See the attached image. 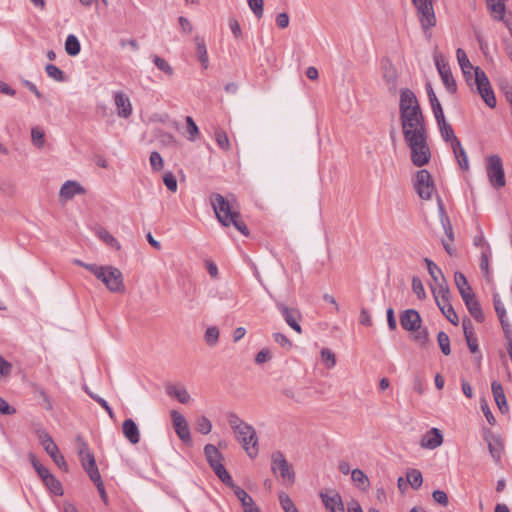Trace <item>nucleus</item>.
<instances>
[{
	"label": "nucleus",
	"instance_id": "nucleus-1",
	"mask_svg": "<svg viewBox=\"0 0 512 512\" xmlns=\"http://www.w3.org/2000/svg\"><path fill=\"white\" fill-rule=\"evenodd\" d=\"M399 113L403 137L427 132L418 99L409 88H402L400 90Z\"/></svg>",
	"mask_w": 512,
	"mask_h": 512
},
{
	"label": "nucleus",
	"instance_id": "nucleus-2",
	"mask_svg": "<svg viewBox=\"0 0 512 512\" xmlns=\"http://www.w3.org/2000/svg\"><path fill=\"white\" fill-rule=\"evenodd\" d=\"M456 57L462 73H467V70H474V84L477 92L487 106L494 108L496 98L486 73L480 67L471 64L463 49L458 48L456 50Z\"/></svg>",
	"mask_w": 512,
	"mask_h": 512
},
{
	"label": "nucleus",
	"instance_id": "nucleus-3",
	"mask_svg": "<svg viewBox=\"0 0 512 512\" xmlns=\"http://www.w3.org/2000/svg\"><path fill=\"white\" fill-rule=\"evenodd\" d=\"M228 423L246 454L251 459L256 458L259 453V445L255 428L244 422L235 413L228 415Z\"/></svg>",
	"mask_w": 512,
	"mask_h": 512
},
{
	"label": "nucleus",
	"instance_id": "nucleus-4",
	"mask_svg": "<svg viewBox=\"0 0 512 512\" xmlns=\"http://www.w3.org/2000/svg\"><path fill=\"white\" fill-rule=\"evenodd\" d=\"M92 274L100 280L111 293H124L125 284L121 270L112 265L99 266Z\"/></svg>",
	"mask_w": 512,
	"mask_h": 512
},
{
	"label": "nucleus",
	"instance_id": "nucleus-5",
	"mask_svg": "<svg viewBox=\"0 0 512 512\" xmlns=\"http://www.w3.org/2000/svg\"><path fill=\"white\" fill-rule=\"evenodd\" d=\"M404 140L410 148L413 165L422 167L430 161L431 151L427 142V132L404 137Z\"/></svg>",
	"mask_w": 512,
	"mask_h": 512
},
{
	"label": "nucleus",
	"instance_id": "nucleus-6",
	"mask_svg": "<svg viewBox=\"0 0 512 512\" xmlns=\"http://www.w3.org/2000/svg\"><path fill=\"white\" fill-rule=\"evenodd\" d=\"M210 202L217 220L224 226H230L231 218L234 217V214H238L239 212L234 210L228 200H226L221 194H212Z\"/></svg>",
	"mask_w": 512,
	"mask_h": 512
},
{
	"label": "nucleus",
	"instance_id": "nucleus-7",
	"mask_svg": "<svg viewBox=\"0 0 512 512\" xmlns=\"http://www.w3.org/2000/svg\"><path fill=\"white\" fill-rule=\"evenodd\" d=\"M486 173L492 187L500 189L505 186V172L500 156L491 155L486 159Z\"/></svg>",
	"mask_w": 512,
	"mask_h": 512
},
{
	"label": "nucleus",
	"instance_id": "nucleus-8",
	"mask_svg": "<svg viewBox=\"0 0 512 512\" xmlns=\"http://www.w3.org/2000/svg\"><path fill=\"white\" fill-rule=\"evenodd\" d=\"M38 439L43 446L44 450L47 454L53 459L55 464L61 468L63 471H68V465L63 457L60 454L57 445L54 443L51 436L45 430L37 431Z\"/></svg>",
	"mask_w": 512,
	"mask_h": 512
},
{
	"label": "nucleus",
	"instance_id": "nucleus-9",
	"mask_svg": "<svg viewBox=\"0 0 512 512\" xmlns=\"http://www.w3.org/2000/svg\"><path fill=\"white\" fill-rule=\"evenodd\" d=\"M271 470L274 474L279 472L281 478L287 481L289 484H294L295 473L291 465L280 451H276L271 455Z\"/></svg>",
	"mask_w": 512,
	"mask_h": 512
},
{
	"label": "nucleus",
	"instance_id": "nucleus-10",
	"mask_svg": "<svg viewBox=\"0 0 512 512\" xmlns=\"http://www.w3.org/2000/svg\"><path fill=\"white\" fill-rule=\"evenodd\" d=\"M415 189L418 196L423 200H430L435 191V186L430 173L425 170H419L416 173Z\"/></svg>",
	"mask_w": 512,
	"mask_h": 512
},
{
	"label": "nucleus",
	"instance_id": "nucleus-11",
	"mask_svg": "<svg viewBox=\"0 0 512 512\" xmlns=\"http://www.w3.org/2000/svg\"><path fill=\"white\" fill-rule=\"evenodd\" d=\"M413 3L417 8L422 27L424 29H428L429 27L434 26L435 15L432 0H413Z\"/></svg>",
	"mask_w": 512,
	"mask_h": 512
},
{
	"label": "nucleus",
	"instance_id": "nucleus-12",
	"mask_svg": "<svg viewBox=\"0 0 512 512\" xmlns=\"http://www.w3.org/2000/svg\"><path fill=\"white\" fill-rule=\"evenodd\" d=\"M435 65L447 91L451 94L455 93L457 90V84L452 75L449 64L441 56H435Z\"/></svg>",
	"mask_w": 512,
	"mask_h": 512
},
{
	"label": "nucleus",
	"instance_id": "nucleus-13",
	"mask_svg": "<svg viewBox=\"0 0 512 512\" xmlns=\"http://www.w3.org/2000/svg\"><path fill=\"white\" fill-rule=\"evenodd\" d=\"M280 313L282 314L285 322L298 334L302 333V328L299 324L302 316L298 309L290 308L283 303L277 305Z\"/></svg>",
	"mask_w": 512,
	"mask_h": 512
},
{
	"label": "nucleus",
	"instance_id": "nucleus-14",
	"mask_svg": "<svg viewBox=\"0 0 512 512\" xmlns=\"http://www.w3.org/2000/svg\"><path fill=\"white\" fill-rule=\"evenodd\" d=\"M443 443V435L438 428H431L420 440V446L424 449L434 450Z\"/></svg>",
	"mask_w": 512,
	"mask_h": 512
},
{
	"label": "nucleus",
	"instance_id": "nucleus-15",
	"mask_svg": "<svg viewBox=\"0 0 512 512\" xmlns=\"http://www.w3.org/2000/svg\"><path fill=\"white\" fill-rule=\"evenodd\" d=\"M173 424L178 437L183 442H191V435L186 419L176 410L171 412Z\"/></svg>",
	"mask_w": 512,
	"mask_h": 512
},
{
	"label": "nucleus",
	"instance_id": "nucleus-16",
	"mask_svg": "<svg viewBox=\"0 0 512 512\" xmlns=\"http://www.w3.org/2000/svg\"><path fill=\"white\" fill-rule=\"evenodd\" d=\"M321 500L329 512H345L344 504L340 495L332 491L331 493H320Z\"/></svg>",
	"mask_w": 512,
	"mask_h": 512
},
{
	"label": "nucleus",
	"instance_id": "nucleus-17",
	"mask_svg": "<svg viewBox=\"0 0 512 512\" xmlns=\"http://www.w3.org/2000/svg\"><path fill=\"white\" fill-rule=\"evenodd\" d=\"M114 102L117 109V115L121 118H128L132 114V105L129 97L122 91L114 93Z\"/></svg>",
	"mask_w": 512,
	"mask_h": 512
},
{
	"label": "nucleus",
	"instance_id": "nucleus-18",
	"mask_svg": "<svg viewBox=\"0 0 512 512\" xmlns=\"http://www.w3.org/2000/svg\"><path fill=\"white\" fill-rule=\"evenodd\" d=\"M401 326L407 331H416L421 327V317L414 309L406 310L400 317Z\"/></svg>",
	"mask_w": 512,
	"mask_h": 512
},
{
	"label": "nucleus",
	"instance_id": "nucleus-19",
	"mask_svg": "<svg viewBox=\"0 0 512 512\" xmlns=\"http://www.w3.org/2000/svg\"><path fill=\"white\" fill-rule=\"evenodd\" d=\"M85 189L76 181L68 180L64 182L59 191V197L62 201L71 200L75 195L84 194Z\"/></svg>",
	"mask_w": 512,
	"mask_h": 512
},
{
	"label": "nucleus",
	"instance_id": "nucleus-20",
	"mask_svg": "<svg viewBox=\"0 0 512 512\" xmlns=\"http://www.w3.org/2000/svg\"><path fill=\"white\" fill-rule=\"evenodd\" d=\"M488 445L489 453L496 463L501 461L504 445L499 436L489 434L485 436Z\"/></svg>",
	"mask_w": 512,
	"mask_h": 512
},
{
	"label": "nucleus",
	"instance_id": "nucleus-21",
	"mask_svg": "<svg viewBox=\"0 0 512 512\" xmlns=\"http://www.w3.org/2000/svg\"><path fill=\"white\" fill-rule=\"evenodd\" d=\"M231 488L233 489L238 500L241 502L244 512H261L260 509L256 506L254 500L244 489L237 485H234V487Z\"/></svg>",
	"mask_w": 512,
	"mask_h": 512
},
{
	"label": "nucleus",
	"instance_id": "nucleus-22",
	"mask_svg": "<svg viewBox=\"0 0 512 512\" xmlns=\"http://www.w3.org/2000/svg\"><path fill=\"white\" fill-rule=\"evenodd\" d=\"M122 433L131 444L135 445L139 443L140 432L136 423L132 419L124 420L122 424Z\"/></svg>",
	"mask_w": 512,
	"mask_h": 512
},
{
	"label": "nucleus",
	"instance_id": "nucleus-23",
	"mask_svg": "<svg viewBox=\"0 0 512 512\" xmlns=\"http://www.w3.org/2000/svg\"><path fill=\"white\" fill-rule=\"evenodd\" d=\"M462 328L470 352L476 353L478 351V343L472 322L469 319H464L462 321Z\"/></svg>",
	"mask_w": 512,
	"mask_h": 512
},
{
	"label": "nucleus",
	"instance_id": "nucleus-24",
	"mask_svg": "<svg viewBox=\"0 0 512 512\" xmlns=\"http://www.w3.org/2000/svg\"><path fill=\"white\" fill-rule=\"evenodd\" d=\"M507 0H486L487 7L493 19L504 21L505 18V2Z\"/></svg>",
	"mask_w": 512,
	"mask_h": 512
},
{
	"label": "nucleus",
	"instance_id": "nucleus-25",
	"mask_svg": "<svg viewBox=\"0 0 512 512\" xmlns=\"http://www.w3.org/2000/svg\"><path fill=\"white\" fill-rule=\"evenodd\" d=\"M491 388H492V392H493V396H494L495 402H496L499 410L502 413L508 411V405H507V401H506V396L504 394V390H503V387H502L501 383H499L497 381H493L492 385H491Z\"/></svg>",
	"mask_w": 512,
	"mask_h": 512
},
{
	"label": "nucleus",
	"instance_id": "nucleus-26",
	"mask_svg": "<svg viewBox=\"0 0 512 512\" xmlns=\"http://www.w3.org/2000/svg\"><path fill=\"white\" fill-rule=\"evenodd\" d=\"M204 454L210 467L222 464L224 457L222 453L212 444H207L204 447Z\"/></svg>",
	"mask_w": 512,
	"mask_h": 512
},
{
	"label": "nucleus",
	"instance_id": "nucleus-27",
	"mask_svg": "<svg viewBox=\"0 0 512 512\" xmlns=\"http://www.w3.org/2000/svg\"><path fill=\"white\" fill-rule=\"evenodd\" d=\"M493 305H494L496 314L500 320L502 328L504 329V331H508L510 324L507 320L506 309H505L498 294H494V296H493Z\"/></svg>",
	"mask_w": 512,
	"mask_h": 512
},
{
	"label": "nucleus",
	"instance_id": "nucleus-28",
	"mask_svg": "<svg viewBox=\"0 0 512 512\" xmlns=\"http://www.w3.org/2000/svg\"><path fill=\"white\" fill-rule=\"evenodd\" d=\"M452 147L453 153L458 161L459 166L467 171L469 169L468 156L465 149L463 148L459 139H455V144Z\"/></svg>",
	"mask_w": 512,
	"mask_h": 512
},
{
	"label": "nucleus",
	"instance_id": "nucleus-29",
	"mask_svg": "<svg viewBox=\"0 0 512 512\" xmlns=\"http://www.w3.org/2000/svg\"><path fill=\"white\" fill-rule=\"evenodd\" d=\"M438 207H439V215H440V221L443 226V229L445 231V234L450 242L454 241V232L451 225V222L449 220V217L447 216L442 201L438 200Z\"/></svg>",
	"mask_w": 512,
	"mask_h": 512
},
{
	"label": "nucleus",
	"instance_id": "nucleus-30",
	"mask_svg": "<svg viewBox=\"0 0 512 512\" xmlns=\"http://www.w3.org/2000/svg\"><path fill=\"white\" fill-rule=\"evenodd\" d=\"M438 207H439V215H440V221L443 226V229L445 231V234L450 242L454 241V232L451 225V222L449 220V217L447 216L442 201L438 200Z\"/></svg>",
	"mask_w": 512,
	"mask_h": 512
},
{
	"label": "nucleus",
	"instance_id": "nucleus-31",
	"mask_svg": "<svg viewBox=\"0 0 512 512\" xmlns=\"http://www.w3.org/2000/svg\"><path fill=\"white\" fill-rule=\"evenodd\" d=\"M351 478L355 485L363 491H367L370 487V481L367 475L361 469L351 471Z\"/></svg>",
	"mask_w": 512,
	"mask_h": 512
},
{
	"label": "nucleus",
	"instance_id": "nucleus-32",
	"mask_svg": "<svg viewBox=\"0 0 512 512\" xmlns=\"http://www.w3.org/2000/svg\"><path fill=\"white\" fill-rule=\"evenodd\" d=\"M438 127L441 133L442 138L446 142H450L451 146L455 144V139H458L453 131L451 125L445 120L438 123Z\"/></svg>",
	"mask_w": 512,
	"mask_h": 512
},
{
	"label": "nucleus",
	"instance_id": "nucleus-33",
	"mask_svg": "<svg viewBox=\"0 0 512 512\" xmlns=\"http://www.w3.org/2000/svg\"><path fill=\"white\" fill-rule=\"evenodd\" d=\"M465 305H466L469 313L471 314V316L476 321L482 322L484 320V314H483L482 308H481L480 303L477 300V298H474L471 301H467L465 303Z\"/></svg>",
	"mask_w": 512,
	"mask_h": 512
},
{
	"label": "nucleus",
	"instance_id": "nucleus-34",
	"mask_svg": "<svg viewBox=\"0 0 512 512\" xmlns=\"http://www.w3.org/2000/svg\"><path fill=\"white\" fill-rule=\"evenodd\" d=\"M195 42H196V49H197L199 61L201 62L203 68L206 69L208 67V53H207L205 41L203 38L196 36Z\"/></svg>",
	"mask_w": 512,
	"mask_h": 512
},
{
	"label": "nucleus",
	"instance_id": "nucleus-35",
	"mask_svg": "<svg viewBox=\"0 0 512 512\" xmlns=\"http://www.w3.org/2000/svg\"><path fill=\"white\" fill-rule=\"evenodd\" d=\"M406 478H407V482L415 490L419 489L423 483L422 473L418 469L408 470L406 472Z\"/></svg>",
	"mask_w": 512,
	"mask_h": 512
},
{
	"label": "nucleus",
	"instance_id": "nucleus-36",
	"mask_svg": "<svg viewBox=\"0 0 512 512\" xmlns=\"http://www.w3.org/2000/svg\"><path fill=\"white\" fill-rule=\"evenodd\" d=\"M81 50V45L79 40L75 35H68L65 41V51L70 56H76L79 54Z\"/></svg>",
	"mask_w": 512,
	"mask_h": 512
},
{
	"label": "nucleus",
	"instance_id": "nucleus-37",
	"mask_svg": "<svg viewBox=\"0 0 512 512\" xmlns=\"http://www.w3.org/2000/svg\"><path fill=\"white\" fill-rule=\"evenodd\" d=\"M215 474L218 476V478L227 486L234 487L235 483L233 482V479L229 472L226 470L224 464H219L214 467H211Z\"/></svg>",
	"mask_w": 512,
	"mask_h": 512
},
{
	"label": "nucleus",
	"instance_id": "nucleus-38",
	"mask_svg": "<svg viewBox=\"0 0 512 512\" xmlns=\"http://www.w3.org/2000/svg\"><path fill=\"white\" fill-rule=\"evenodd\" d=\"M424 261L427 265L428 272H429L431 278L433 279V281L435 283L443 282L445 277H444L442 270L432 260L425 258Z\"/></svg>",
	"mask_w": 512,
	"mask_h": 512
},
{
	"label": "nucleus",
	"instance_id": "nucleus-39",
	"mask_svg": "<svg viewBox=\"0 0 512 512\" xmlns=\"http://www.w3.org/2000/svg\"><path fill=\"white\" fill-rule=\"evenodd\" d=\"M43 483L47 487V489L54 495H57V496L63 495L64 491H63L62 484L60 483V481L58 479H56V477L53 474L50 477H48V479L45 480Z\"/></svg>",
	"mask_w": 512,
	"mask_h": 512
},
{
	"label": "nucleus",
	"instance_id": "nucleus-40",
	"mask_svg": "<svg viewBox=\"0 0 512 512\" xmlns=\"http://www.w3.org/2000/svg\"><path fill=\"white\" fill-rule=\"evenodd\" d=\"M97 235L98 237L103 241L105 242L108 246L116 249V250H120L121 248V245L120 243L118 242V240L112 235L110 234L107 230L101 228L98 230L97 232Z\"/></svg>",
	"mask_w": 512,
	"mask_h": 512
},
{
	"label": "nucleus",
	"instance_id": "nucleus-41",
	"mask_svg": "<svg viewBox=\"0 0 512 512\" xmlns=\"http://www.w3.org/2000/svg\"><path fill=\"white\" fill-rule=\"evenodd\" d=\"M383 78L387 84L391 86V88L396 87L397 83V73L392 64L385 65L383 68Z\"/></svg>",
	"mask_w": 512,
	"mask_h": 512
},
{
	"label": "nucleus",
	"instance_id": "nucleus-42",
	"mask_svg": "<svg viewBox=\"0 0 512 512\" xmlns=\"http://www.w3.org/2000/svg\"><path fill=\"white\" fill-rule=\"evenodd\" d=\"M167 392L170 396L176 397L180 403L186 404L190 401V395L184 388L172 386L168 388Z\"/></svg>",
	"mask_w": 512,
	"mask_h": 512
},
{
	"label": "nucleus",
	"instance_id": "nucleus-43",
	"mask_svg": "<svg viewBox=\"0 0 512 512\" xmlns=\"http://www.w3.org/2000/svg\"><path fill=\"white\" fill-rule=\"evenodd\" d=\"M215 140L217 145L225 152L230 151L231 144L225 131L217 129L215 131Z\"/></svg>",
	"mask_w": 512,
	"mask_h": 512
},
{
	"label": "nucleus",
	"instance_id": "nucleus-44",
	"mask_svg": "<svg viewBox=\"0 0 512 512\" xmlns=\"http://www.w3.org/2000/svg\"><path fill=\"white\" fill-rule=\"evenodd\" d=\"M32 143L37 148L41 149L45 146V134L44 131L39 127H34L31 130Z\"/></svg>",
	"mask_w": 512,
	"mask_h": 512
},
{
	"label": "nucleus",
	"instance_id": "nucleus-45",
	"mask_svg": "<svg viewBox=\"0 0 512 512\" xmlns=\"http://www.w3.org/2000/svg\"><path fill=\"white\" fill-rule=\"evenodd\" d=\"M204 339L207 345L215 346L219 340V329L216 326L208 327L205 331Z\"/></svg>",
	"mask_w": 512,
	"mask_h": 512
},
{
	"label": "nucleus",
	"instance_id": "nucleus-46",
	"mask_svg": "<svg viewBox=\"0 0 512 512\" xmlns=\"http://www.w3.org/2000/svg\"><path fill=\"white\" fill-rule=\"evenodd\" d=\"M279 502L285 512H299L292 499L284 492L279 493Z\"/></svg>",
	"mask_w": 512,
	"mask_h": 512
},
{
	"label": "nucleus",
	"instance_id": "nucleus-47",
	"mask_svg": "<svg viewBox=\"0 0 512 512\" xmlns=\"http://www.w3.org/2000/svg\"><path fill=\"white\" fill-rule=\"evenodd\" d=\"M437 342L441 349V352L444 355H449L451 353L450 339H449V336L445 332L440 331L437 334Z\"/></svg>",
	"mask_w": 512,
	"mask_h": 512
},
{
	"label": "nucleus",
	"instance_id": "nucleus-48",
	"mask_svg": "<svg viewBox=\"0 0 512 512\" xmlns=\"http://www.w3.org/2000/svg\"><path fill=\"white\" fill-rule=\"evenodd\" d=\"M432 293L434 298L438 296V298L449 297V287L447 285L446 279L443 282H436L435 286L432 287Z\"/></svg>",
	"mask_w": 512,
	"mask_h": 512
},
{
	"label": "nucleus",
	"instance_id": "nucleus-49",
	"mask_svg": "<svg viewBox=\"0 0 512 512\" xmlns=\"http://www.w3.org/2000/svg\"><path fill=\"white\" fill-rule=\"evenodd\" d=\"M196 429L201 434H209L212 430V423L207 417L201 416L197 419Z\"/></svg>",
	"mask_w": 512,
	"mask_h": 512
},
{
	"label": "nucleus",
	"instance_id": "nucleus-50",
	"mask_svg": "<svg viewBox=\"0 0 512 512\" xmlns=\"http://www.w3.org/2000/svg\"><path fill=\"white\" fill-rule=\"evenodd\" d=\"M152 59H153L155 66L159 70L163 71L165 74H167L169 76H171L173 74L172 67L169 65V63L165 59L159 57L158 55H153Z\"/></svg>",
	"mask_w": 512,
	"mask_h": 512
},
{
	"label": "nucleus",
	"instance_id": "nucleus-51",
	"mask_svg": "<svg viewBox=\"0 0 512 512\" xmlns=\"http://www.w3.org/2000/svg\"><path fill=\"white\" fill-rule=\"evenodd\" d=\"M47 75L54 79L55 81L62 82L64 81V73L57 66L53 64H47L45 67Z\"/></svg>",
	"mask_w": 512,
	"mask_h": 512
},
{
	"label": "nucleus",
	"instance_id": "nucleus-52",
	"mask_svg": "<svg viewBox=\"0 0 512 512\" xmlns=\"http://www.w3.org/2000/svg\"><path fill=\"white\" fill-rule=\"evenodd\" d=\"M249 8L252 10L254 15L260 19L264 12V0H247Z\"/></svg>",
	"mask_w": 512,
	"mask_h": 512
},
{
	"label": "nucleus",
	"instance_id": "nucleus-53",
	"mask_svg": "<svg viewBox=\"0 0 512 512\" xmlns=\"http://www.w3.org/2000/svg\"><path fill=\"white\" fill-rule=\"evenodd\" d=\"M321 358L328 368H333L336 364L335 354L328 348H322Z\"/></svg>",
	"mask_w": 512,
	"mask_h": 512
},
{
	"label": "nucleus",
	"instance_id": "nucleus-54",
	"mask_svg": "<svg viewBox=\"0 0 512 512\" xmlns=\"http://www.w3.org/2000/svg\"><path fill=\"white\" fill-rule=\"evenodd\" d=\"M412 290L419 299H424L426 297L423 283L419 277L415 276L412 278Z\"/></svg>",
	"mask_w": 512,
	"mask_h": 512
},
{
	"label": "nucleus",
	"instance_id": "nucleus-55",
	"mask_svg": "<svg viewBox=\"0 0 512 512\" xmlns=\"http://www.w3.org/2000/svg\"><path fill=\"white\" fill-rule=\"evenodd\" d=\"M231 225H233L240 233L244 236H248L249 230L245 223L241 220L240 214H234V217L231 218Z\"/></svg>",
	"mask_w": 512,
	"mask_h": 512
},
{
	"label": "nucleus",
	"instance_id": "nucleus-56",
	"mask_svg": "<svg viewBox=\"0 0 512 512\" xmlns=\"http://www.w3.org/2000/svg\"><path fill=\"white\" fill-rule=\"evenodd\" d=\"M273 339L274 341L279 344L281 347H283L284 349H291L292 347V341L287 337L285 336L284 334L282 333H279V332H275L273 333Z\"/></svg>",
	"mask_w": 512,
	"mask_h": 512
},
{
	"label": "nucleus",
	"instance_id": "nucleus-57",
	"mask_svg": "<svg viewBox=\"0 0 512 512\" xmlns=\"http://www.w3.org/2000/svg\"><path fill=\"white\" fill-rule=\"evenodd\" d=\"M454 281L458 291H461V289L468 290V288L470 287L467 278L462 272L457 271L454 273Z\"/></svg>",
	"mask_w": 512,
	"mask_h": 512
},
{
	"label": "nucleus",
	"instance_id": "nucleus-58",
	"mask_svg": "<svg viewBox=\"0 0 512 512\" xmlns=\"http://www.w3.org/2000/svg\"><path fill=\"white\" fill-rule=\"evenodd\" d=\"M187 130L189 133V139L194 141L199 134V129L191 116L186 117Z\"/></svg>",
	"mask_w": 512,
	"mask_h": 512
},
{
	"label": "nucleus",
	"instance_id": "nucleus-59",
	"mask_svg": "<svg viewBox=\"0 0 512 512\" xmlns=\"http://www.w3.org/2000/svg\"><path fill=\"white\" fill-rule=\"evenodd\" d=\"M414 340L421 347H425L429 342L428 332L426 329H418L416 330V334L414 335Z\"/></svg>",
	"mask_w": 512,
	"mask_h": 512
},
{
	"label": "nucleus",
	"instance_id": "nucleus-60",
	"mask_svg": "<svg viewBox=\"0 0 512 512\" xmlns=\"http://www.w3.org/2000/svg\"><path fill=\"white\" fill-rule=\"evenodd\" d=\"M163 182L168 190L171 192L177 191V180L171 172H166L163 177Z\"/></svg>",
	"mask_w": 512,
	"mask_h": 512
},
{
	"label": "nucleus",
	"instance_id": "nucleus-61",
	"mask_svg": "<svg viewBox=\"0 0 512 512\" xmlns=\"http://www.w3.org/2000/svg\"><path fill=\"white\" fill-rule=\"evenodd\" d=\"M441 312L453 325L458 324L459 318L452 305L447 306L445 309L441 310Z\"/></svg>",
	"mask_w": 512,
	"mask_h": 512
},
{
	"label": "nucleus",
	"instance_id": "nucleus-62",
	"mask_svg": "<svg viewBox=\"0 0 512 512\" xmlns=\"http://www.w3.org/2000/svg\"><path fill=\"white\" fill-rule=\"evenodd\" d=\"M433 500L442 506H447L449 503L448 496L443 490H434L432 493Z\"/></svg>",
	"mask_w": 512,
	"mask_h": 512
},
{
	"label": "nucleus",
	"instance_id": "nucleus-63",
	"mask_svg": "<svg viewBox=\"0 0 512 512\" xmlns=\"http://www.w3.org/2000/svg\"><path fill=\"white\" fill-rule=\"evenodd\" d=\"M150 164L151 167L156 171H159L163 168V159L158 152L154 151L151 153Z\"/></svg>",
	"mask_w": 512,
	"mask_h": 512
},
{
	"label": "nucleus",
	"instance_id": "nucleus-64",
	"mask_svg": "<svg viewBox=\"0 0 512 512\" xmlns=\"http://www.w3.org/2000/svg\"><path fill=\"white\" fill-rule=\"evenodd\" d=\"M473 243L476 247L481 248L482 250H486V251L490 250V247H489L482 231H479V233L474 237Z\"/></svg>",
	"mask_w": 512,
	"mask_h": 512
}]
</instances>
